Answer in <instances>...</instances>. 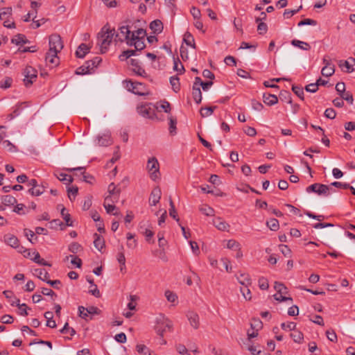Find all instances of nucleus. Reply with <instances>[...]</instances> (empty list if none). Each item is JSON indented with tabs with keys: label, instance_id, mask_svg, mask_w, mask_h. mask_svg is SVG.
<instances>
[{
	"label": "nucleus",
	"instance_id": "f257e3e1",
	"mask_svg": "<svg viewBox=\"0 0 355 355\" xmlns=\"http://www.w3.org/2000/svg\"><path fill=\"white\" fill-rule=\"evenodd\" d=\"M115 37V29L110 28L108 24L103 26L101 31L98 33L97 44L100 46L101 53H105L111 44L113 39Z\"/></svg>",
	"mask_w": 355,
	"mask_h": 355
},
{
	"label": "nucleus",
	"instance_id": "f03ea898",
	"mask_svg": "<svg viewBox=\"0 0 355 355\" xmlns=\"http://www.w3.org/2000/svg\"><path fill=\"white\" fill-rule=\"evenodd\" d=\"M173 326L172 321L163 314H159L155 318L154 329L157 335L162 338L165 332L173 331Z\"/></svg>",
	"mask_w": 355,
	"mask_h": 355
},
{
	"label": "nucleus",
	"instance_id": "7ed1b4c3",
	"mask_svg": "<svg viewBox=\"0 0 355 355\" xmlns=\"http://www.w3.org/2000/svg\"><path fill=\"white\" fill-rule=\"evenodd\" d=\"M115 42H124L132 46H133V32L130 31V26L125 22V24H122L117 32L115 31Z\"/></svg>",
	"mask_w": 355,
	"mask_h": 355
},
{
	"label": "nucleus",
	"instance_id": "20e7f679",
	"mask_svg": "<svg viewBox=\"0 0 355 355\" xmlns=\"http://www.w3.org/2000/svg\"><path fill=\"white\" fill-rule=\"evenodd\" d=\"M306 191L307 193L313 192L317 193L318 196H328L331 192H335V190L331 187V186L315 183L308 187Z\"/></svg>",
	"mask_w": 355,
	"mask_h": 355
},
{
	"label": "nucleus",
	"instance_id": "39448f33",
	"mask_svg": "<svg viewBox=\"0 0 355 355\" xmlns=\"http://www.w3.org/2000/svg\"><path fill=\"white\" fill-rule=\"evenodd\" d=\"M147 169L152 180L157 181L160 179L159 164L155 157H151L148 160Z\"/></svg>",
	"mask_w": 355,
	"mask_h": 355
},
{
	"label": "nucleus",
	"instance_id": "423d86ee",
	"mask_svg": "<svg viewBox=\"0 0 355 355\" xmlns=\"http://www.w3.org/2000/svg\"><path fill=\"white\" fill-rule=\"evenodd\" d=\"M49 51L57 55L63 48V43L61 37L58 34H53L49 37Z\"/></svg>",
	"mask_w": 355,
	"mask_h": 355
},
{
	"label": "nucleus",
	"instance_id": "0eeeda50",
	"mask_svg": "<svg viewBox=\"0 0 355 355\" xmlns=\"http://www.w3.org/2000/svg\"><path fill=\"white\" fill-rule=\"evenodd\" d=\"M146 31L143 28H138L135 31V52L141 51L146 47L145 39Z\"/></svg>",
	"mask_w": 355,
	"mask_h": 355
},
{
	"label": "nucleus",
	"instance_id": "6e6552de",
	"mask_svg": "<svg viewBox=\"0 0 355 355\" xmlns=\"http://www.w3.org/2000/svg\"><path fill=\"white\" fill-rule=\"evenodd\" d=\"M137 110L139 114L146 119H154L155 111L153 107V105L149 103H145L137 105Z\"/></svg>",
	"mask_w": 355,
	"mask_h": 355
},
{
	"label": "nucleus",
	"instance_id": "1a4fd4ad",
	"mask_svg": "<svg viewBox=\"0 0 355 355\" xmlns=\"http://www.w3.org/2000/svg\"><path fill=\"white\" fill-rule=\"evenodd\" d=\"M24 83L26 87H30L37 78V71L32 67L28 66L24 70Z\"/></svg>",
	"mask_w": 355,
	"mask_h": 355
},
{
	"label": "nucleus",
	"instance_id": "9d476101",
	"mask_svg": "<svg viewBox=\"0 0 355 355\" xmlns=\"http://www.w3.org/2000/svg\"><path fill=\"white\" fill-rule=\"evenodd\" d=\"M322 62L324 66L321 70L322 75L326 77L331 76L335 72V67L331 63V60L327 56H324L322 60Z\"/></svg>",
	"mask_w": 355,
	"mask_h": 355
},
{
	"label": "nucleus",
	"instance_id": "9b49d317",
	"mask_svg": "<svg viewBox=\"0 0 355 355\" xmlns=\"http://www.w3.org/2000/svg\"><path fill=\"white\" fill-rule=\"evenodd\" d=\"M162 191L159 187H155L151 191L150 198H149V203L150 206L156 205L161 198Z\"/></svg>",
	"mask_w": 355,
	"mask_h": 355
},
{
	"label": "nucleus",
	"instance_id": "f8f14e48",
	"mask_svg": "<svg viewBox=\"0 0 355 355\" xmlns=\"http://www.w3.org/2000/svg\"><path fill=\"white\" fill-rule=\"evenodd\" d=\"M149 94V90L143 83L135 80V95L138 96H146Z\"/></svg>",
	"mask_w": 355,
	"mask_h": 355
},
{
	"label": "nucleus",
	"instance_id": "ddd939ff",
	"mask_svg": "<svg viewBox=\"0 0 355 355\" xmlns=\"http://www.w3.org/2000/svg\"><path fill=\"white\" fill-rule=\"evenodd\" d=\"M355 64V58H349L348 60H339L338 66L343 69V67L346 68V72L351 73L354 71L353 66Z\"/></svg>",
	"mask_w": 355,
	"mask_h": 355
},
{
	"label": "nucleus",
	"instance_id": "4468645a",
	"mask_svg": "<svg viewBox=\"0 0 355 355\" xmlns=\"http://www.w3.org/2000/svg\"><path fill=\"white\" fill-rule=\"evenodd\" d=\"M187 318L189 321L191 327L196 329L199 328L200 319L198 315L196 313L189 311L187 313Z\"/></svg>",
	"mask_w": 355,
	"mask_h": 355
},
{
	"label": "nucleus",
	"instance_id": "2eb2a0df",
	"mask_svg": "<svg viewBox=\"0 0 355 355\" xmlns=\"http://www.w3.org/2000/svg\"><path fill=\"white\" fill-rule=\"evenodd\" d=\"M135 349L139 355H157L155 351L143 343H138Z\"/></svg>",
	"mask_w": 355,
	"mask_h": 355
},
{
	"label": "nucleus",
	"instance_id": "dca6fc26",
	"mask_svg": "<svg viewBox=\"0 0 355 355\" xmlns=\"http://www.w3.org/2000/svg\"><path fill=\"white\" fill-rule=\"evenodd\" d=\"M64 170L68 172L82 171L81 173L83 175V181H85L86 182L91 183L90 180L94 179V177L92 175L85 173V172L84 171L85 167H83V166H79V167H76V168H64Z\"/></svg>",
	"mask_w": 355,
	"mask_h": 355
},
{
	"label": "nucleus",
	"instance_id": "f3484780",
	"mask_svg": "<svg viewBox=\"0 0 355 355\" xmlns=\"http://www.w3.org/2000/svg\"><path fill=\"white\" fill-rule=\"evenodd\" d=\"M213 224L219 230L228 231L230 225L220 218H216L213 220Z\"/></svg>",
	"mask_w": 355,
	"mask_h": 355
},
{
	"label": "nucleus",
	"instance_id": "a211bd4d",
	"mask_svg": "<svg viewBox=\"0 0 355 355\" xmlns=\"http://www.w3.org/2000/svg\"><path fill=\"white\" fill-rule=\"evenodd\" d=\"M112 144L110 135L109 133L103 134L97 137V144L101 146H107Z\"/></svg>",
	"mask_w": 355,
	"mask_h": 355
},
{
	"label": "nucleus",
	"instance_id": "6ab92c4d",
	"mask_svg": "<svg viewBox=\"0 0 355 355\" xmlns=\"http://www.w3.org/2000/svg\"><path fill=\"white\" fill-rule=\"evenodd\" d=\"M90 48L87 46L86 44L82 43L78 47L76 51V55L77 58H83L87 53L89 52Z\"/></svg>",
	"mask_w": 355,
	"mask_h": 355
},
{
	"label": "nucleus",
	"instance_id": "aec40b11",
	"mask_svg": "<svg viewBox=\"0 0 355 355\" xmlns=\"http://www.w3.org/2000/svg\"><path fill=\"white\" fill-rule=\"evenodd\" d=\"M33 274L44 282H46L49 278V272L44 268H36Z\"/></svg>",
	"mask_w": 355,
	"mask_h": 355
},
{
	"label": "nucleus",
	"instance_id": "412c9836",
	"mask_svg": "<svg viewBox=\"0 0 355 355\" xmlns=\"http://www.w3.org/2000/svg\"><path fill=\"white\" fill-rule=\"evenodd\" d=\"M5 242L12 248H17L19 246L18 239L12 234H7L4 236Z\"/></svg>",
	"mask_w": 355,
	"mask_h": 355
},
{
	"label": "nucleus",
	"instance_id": "4be33fe9",
	"mask_svg": "<svg viewBox=\"0 0 355 355\" xmlns=\"http://www.w3.org/2000/svg\"><path fill=\"white\" fill-rule=\"evenodd\" d=\"M150 28L153 31L154 33H160L163 30V24L159 19L153 21L150 24Z\"/></svg>",
	"mask_w": 355,
	"mask_h": 355
},
{
	"label": "nucleus",
	"instance_id": "5701e85b",
	"mask_svg": "<svg viewBox=\"0 0 355 355\" xmlns=\"http://www.w3.org/2000/svg\"><path fill=\"white\" fill-rule=\"evenodd\" d=\"M263 102L268 105H273L278 102V98L275 94H263Z\"/></svg>",
	"mask_w": 355,
	"mask_h": 355
},
{
	"label": "nucleus",
	"instance_id": "b1692460",
	"mask_svg": "<svg viewBox=\"0 0 355 355\" xmlns=\"http://www.w3.org/2000/svg\"><path fill=\"white\" fill-rule=\"evenodd\" d=\"M94 245L96 248H97L99 251H101V250L105 246V241L102 236H101L97 233H95L94 234Z\"/></svg>",
	"mask_w": 355,
	"mask_h": 355
},
{
	"label": "nucleus",
	"instance_id": "393cba45",
	"mask_svg": "<svg viewBox=\"0 0 355 355\" xmlns=\"http://www.w3.org/2000/svg\"><path fill=\"white\" fill-rule=\"evenodd\" d=\"M111 198L110 196H107L105 198V201L103 203V206L107 211V214H112L114 215H117L118 213L115 212L113 213V211L116 209V207L114 205H111L110 203H108V200H110Z\"/></svg>",
	"mask_w": 355,
	"mask_h": 355
},
{
	"label": "nucleus",
	"instance_id": "a878e982",
	"mask_svg": "<svg viewBox=\"0 0 355 355\" xmlns=\"http://www.w3.org/2000/svg\"><path fill=\"white\" fill-rule=\"evenodd\" d=\"M11 305L12 306L16 305L17 306H18V308L20 310V312H19L20 315H28V312H27L28 307H27L26 304L24 303L20 304L19 300L18 298H15V301L11 302Z\"/></svg>",
	"mask_w": 355,
	"mask_h": 355
},
{
	"label": "nucleus",
	"instance_id": "bb28decb",
	"mask_svg": "<svg viewBox=\"0 0 355 355\" xmlns=\"http://www.w3.org/2000/svg\"><path fill=\"white\" fill-rule=\"evenodd\" d=\"M239 282L244 286L249 287L252 284V280L248 274H241L238 277Z\"/></svg>",
	"mask_w": 355,
	"mask_h": 355
},
{
	"label": "nucleus",
	"instance_id": "cd10ccee",
	"mask_svg": "<svg viewBox=\"0 0 355 355\" xmlns=\"http://www.w3.org/2000/svg\"><path fill=\"white\" fill-rule=\"evenodd\" d=\"M44 318L46 319V326L50 328H55L56 322L53 320V314L51 311H46L44 314Z\"/></svg>",
	"mask_w": 355,
	"mask_h": 355
},
{
	"label": "nucleus",
	"instance_id": "c85d7f7f",
	"mask_svg": "<svg viewBox=\"0 0 355 355\" xmlns=\"http://www.w3.org/2000/svg\"><path fill=\"white\" fill-rule=\"evenodd\" d=\"M291 44L305 51H308L311 49V46L309 43L298 40H293L291 41Z\"/></svg>",
	"mask_w": 355,
	"mask_h": 355
},
{
	"label": "nucleus",
	"instance_id": "c756f323",
	"mask_svg": "<svg viewBox=\"0 0 355 355\" xmlns=\"http://www.w3.org/2000/svg\"><path fill=\"white\" fill-rule=\"evenodd\" d=\"M58 58L57 55H54V53L49 51L46 53L45 56V61L48 64H51L53 65L56 66L58 64Z\"/></svg>",
	"mask_w": 355,
	"mask_h": 355
},
{
	"label": "nucleus",
	"instance_id": "7c9ffc66",
	"mask_svg": "<svg viewBox=\"0 0 355 355\" xmlns=\"http://www.w3.org/2000/svg\"><path fill=\"white\" fill-rule=\"evenodd\" d=\"M11 42L17 45L29 43L26 36L23 34H17L15 38L11 40Z\"/></svg>",
	"mask_w": 355,
	"mask_h": 355
},
{
	"label": "nucleus",
	"instance_id": "2f4dec72",
	"mask_svg": "<svg viewBox=\"0 0 355 355\" xmlns=\"http://www.w3.org/2000/svg\"><path fill=\"white\" fill-rule=\"evenodd\" d=\"M55 175L59 180L65 184H70L73 181V178L71 176H69L63 173H55Z\"/></svg>",
	"mask_w": 355,
	"mask_h": 355
},
{
	"label": "nucleus",
	"instance_id": "473e14b6",
	"mask_svg": "<svg viewBox=\"0 0 355 355\" xmlns=\"http://www.w3.org/2000/svg\"><path fill=\"white\" fill-rule=\"evenodd\" d=\"M293 332L291 334V337L293 338V341L297 343H300L304 338L303 334L297 330L296 328L292 331Z\"/></svg>",
	"mask_w": 355,
	"mask_h": 355
},
{
	"label": "nucleus",
	"instance_id": "72a5a7b5",
	"mask_svg": "<svg viewBox=\"0 0 355 355\" xmlns=\"http://www.w3.org/2000/svg\"><path fill=\"white\" fill-rule=\"evenodd\" d=\"M170 83L172 86V89L175 92H178L180 89V84L179 78L177 76H172L170 78Z\"/></svg>",
	"mask_w": 355,
	"mask_h": 355
},
{
	"label": "nucleus",
	"instance_id": "f704fd0d",
	"mask_svg": "<svg viewBox=\"0 0 355 355\" xmlns=\"http://www.w3.org/2000/svg\"><path fill=\"white\" fill-rule=\"evenodd\" d=\"M61 216L64 220L67 226H73V222L71 220L70 214L67 211L65 207L61 209Z\"/></svg>",
	"mask_w": 355,
	"mask_h": 355
},
{
	"label": "nucleus",
	"instance_id": "c9c22d12",
	"mask_svg": "<svg viewBox=\"0 0 355 355\" xmlns=\"http://www.w3.org/2000/svg\"><path fill=\"white\" fill-rule=\"evenodd\" d=\"M267 227L272 231H277L279 229V221L276 218H270L266 221Z\"/></svg>",
	"mask_w": 355,
	"mask_h": 355
},
{
	"label": "nucleus",
	"instance_id": "e433bc0d",
	"mask_svg": "<svg viewBox=\"0 0 355 355\" xmlns=\"http://www.w3.org/2000/svg\"><path fill=\"white\" fill-rule=\"evenodd\" d=\"M279 98L281 101H284L287 103H292L291 94L288 91H282L279 94Z\"/></svg>",
	"mask_w": 355,
	"mask_h": 355
},
{
	"label": "nucleus",
	"instance_id": "4c0bfd02",
	"mask_svg": "<svg viewBox=\"0 0 355 355\" xmlns=\"http://www.w3.org/2000/svg\"><path fill=\"white\" fill-rule=\"evenodd\" d=\"M192 95L195 102L199 104L202 101V92L200 88H192Z\"/></svg>",
	"mask_w": 355,
	"mask_h": 355
},
{
	"label": "nucleus",
	"instance_id": "58836bf2",
	"mask_svg": "<svg viewBox=\"0 0 355 355\" xmlns=\"http://www.w3.org/2000/svg\"><path fill=\"white\" fill-rule=\"evenodd\" d=\"M173 69L182 74L184 72V68L178 58H173Z\"/></svg>",
	"mask_w": 355,
	"mask_h": 355
},
{
	"label": "nucleus",
	"instance_id": "ea45409f",
	"mask_svg": "<svg viewBox=\"0 0 355 355\" xmlns=\"http://www.w3.org/2000/svg\"><path fill=\"white\" fill-rule=\"evenodd\" d=\"M2 202L7 206L13 205L14 204L17 203L16 198L10 195H6L3 196L2 198Z\"/></svg>",
	"mask_w": 355,
	"mask_h": 355
},
{
	"label": "nucleus",
	"instance_id": "a19ab883",
	"mask_svg": "<svg viewBox=\"0 0 355 355\" xmlns=\"http://www.w3.org/2000/svg\"><path fill=\"white\" fill-rule=\"evenodd\" d=\"M91 73L92 71H90V66L87 65L86 63H85L83 66L78 67L76 71V74L77 75H85Z\"/></svg>",
	"mask_w": 355,
	"mask_h": 355
},
{
	"label": "nucleus",
	"instance_id": "79ce46f5",
	"mask_svg": "<svg viewBox=\"0 0 355 355\" xmlns=\"http://www.w3.org/2000/svg\"><path fill=\"white\" fill-rule=\"evenodd\" d=\"M216 108V106L214 107H202L200 110V115L202 117H207L212 114L214 110Z\"/></svg>",
	"mask_w": 355,
	"mask_h": 355
},
{
	"label": "nucleus",
	"instance_id": "37998d69",
	"mask_svg": "<svg viewBox=\"0 0 355 355\" xmlns=\"http://www.w3.org/2000/svg\"><path fill=\"white\" fill-rule=\"evenodd\" d=\"M101 60H102L100 57H95L92 60H87L85 63L87 65L90 66V71H92L94 68L96 67L99 64Z\"/></svg>",
	"mask_w": 355,
	"mask_h": 355
},
{
	"label": "nucleus",
	"instance_id": "c03bdc74",
	"mask_svg": "<svg viewBox=\"0 0 355 355\" xmlns=\"http://www.w3.org/2000/svg\"><path fill=\"white\" fill-rule=\"evenodd\" d=\"M274 288L279 294H285L287 293V288L282 283L275 282Z\"/></svg>",
	"mask_w": 355,
	"mask_h": 355
},
{
	"label": "nucleus",
	"instance_id": "a18cd8bd",
	"mask_svg": "<svg viewBox=\"0 0 355 355\" xmlns=\"http://www.w3.org/2000/svg\"><path fill=\"white\" fill-rule=\"evenodd\" d=\"M200 211L207 216H213L214 214V210L213 208L208 205H203L200 207Z\"/></svg>",
	"mask_w": 355,
	"mask_h": 355
},
{
	"label": "nucleus",
	"instance_id": "49530a36",
	"mask_svg": "<svg viewBox=\"0 0 355 355\" xmlns=\"http://www.w3.org/2000/svg\"><path fill=\"white\" fill-rule=\"evenodd\" d=\"M169 204H170L169 215L173 218H174L176 221L178 222L180 220V218H178V215L176 214V210L175 209V205H174V203H173V200L171 199H170Z\"/></svg>",
	"mask_w": 355,
	"mask_h": 355
},
{
	"label": "nucleus",
	"instance_id": "de8ad7c7",
	"mask_svg": "<svg viewBox=\"0 0 355 355\" xmlns=\"http://www.w3.org/2000/svg\"><path fill=\"white\" fill-rule=\"evenodd\" d=\"M117 261L121 265L120 270L121 272H123V270L125 268V258L124 253L122 251L119 252L117 254Z\"/></svg>",
	"mask_w": 355,
	"mask_h": 355
},
{
	"label": "nucleus",
	"instance_id": "09e8293b",
	"mask_svg": "<svg viewBox=\"0 0 355 355\" xmlns=\"http://www.w3.org/2000/svg\"><path fill=\"white\" fill-rule=\"evenodd\" d=\"M68 249L71 252L76 254L82 250V246L76 242H73L69 245Z\"/></svg>",
	"mask_w": 355,
	"mask_h": 355
},
{
	"label": "nucleus",
	"instance_id": "8fccbe9b",
	"mask_svg": "<svg viewBox=\"0 0 355 355\" xmlns=\"http://www.w3.org/2000/svg\"><path fill=\"white\" fill-rule=\"evenodd\" d=\"M132 55H133V49H129L123 51V53L119 55V58L121 61L128 60Z\"/></svg>",
	"mask_w": 355,
	"mask_h": 355
},
{
	"label": "nucleus",
	"instance_id": "3c124183",
	"mask_svg": "<svg viewBox=\"0 0 355 355\" xmlns=\"http://www.w3.org/2000/svg\"><path fill=\"white\" fill-rule=\"evenodd\" d=\"M67 192L69 198L72 201L78 194V188L77 187H69Z\"/></svg>",
	"mask_w": 355,
	"mask_h": 355
},
{
	"label": "nucleus",
	"instance_id": "603ef678",
	"mask_svg": "<svg viewBox=\"0 0 355 355\" xmlns=\"http://www.w3.org/2000/svg\"><path fill=\"white\" fill-rule=\"evenodd\" d=\"M44 187H40V186H39L38 187L31 188L28 190V192L32 196H40L41 194H42L44 193Z\"/></svg>",
	"mask_w": 355,
	"mask_h": 355
},
{
	"label": "nucleus",
	"instance_id": "864d4df0",
	"mask_svg": "<svg viewBox=\"0 0 355 355\" xmlns=\"http://www.w3.org/2000/svg\"><path fill=\"white\" fill-rule=\"evenodd\" d=\"M169 132L171 135H175L176 133V123L177 121L173 116H170L169 118Z\"/></svg>",
	"mask_w": 355,
	"mask_h": 355
},
{
	"label": "nucleus",
	"instance_id": "5fc2aeb1",
	"mask_svg": "<svg viewBox=\"0 0 355 355\" xmlns=\"http://www.w3.org/2000/svg\"><path fill=\"white\" fill-rule=\"evenodd\" d=\"M142 234L145 236L146 241L148 243H150L151 241L152 243H154L155 240L153 239L154 232L151 230V227L150 229H145V232H144Z\"/></svg>",
	"mask_w": 355,
	"mask_h": 355
},
{
	"label": "nucleus",
	"instance_id": "6e6d98bb",
	"mask_svg": "<svg viewBox=\"0 0 355 355\" xmlns=\"http://www.w3.org/2000/svg\"><path fill=\"white\" fill-rule=\"evenodd\" d=\"M12 9L11 7H6L0 9V19H3L6 16L12 15Z\"/></svg>",
	"mask_w": 355,
	"mask_h": 355
},
{
	"label": "nucleus",
	"instance_id": "4d7b16f0",
	"mask_svg": "<svg viewBox=\"0 0 355 355\" xmlns=\"http://www.w3.org/2000/svg\"><path fill=\"white\" fill-rule=\"evenodd\" d=\"M292 91L302 100H304L303 88L299 86L293 85Z\"/></svg>",
	"mask_w": 355,
	"mask_h": 355
},
{
	"label": "nucleus",
	"instance_id": "13d9d810",
	"mask_svg": "<svg viewBox=\"0 0 355 355\" xmlns=\"http://www.w3.org/2000/svg\"><path fill=\"white\" fill-rule=\"evenodd\" d=\"M109 196H112L114 200H116L117 196H116L119 193V190H116V186L114 183H111L108 187Z\"/></svg>",
	"mask_w": 355,
	"mask_h": 355
},
{
	"label": "nucleus",
	"instance_id": "bf43d9fd",
	"mask_svg": "<svg viewBox=\"0 0 355 355\" xmlns=\"http://www.w3.org/2000/svg\"><path fill=\"white\" fill-rule=\"evenodd\" d=\"M12 83V79L10 77H6L4 80L0 81V87L2 89L9 88Z\"/></svg>",
	"mask_w": 355,
	"mask_h": 355
},
{
	"label": "nucleus",
	"instance_id": "052dcab7",
	"mask_svg": "<svg viewBox=\"0 0 355 355\" xmlns=\"http://www.w3.org/2000/svg\"><path fill=\"white\" fill-rule=\"evenodd\" d=\"M240 291L246 300H250L252 299V295L249 287H241Z\"/></svg>",
	"mask_w": 355,
	"mask_h": 355
},
{
	"label": "nucleus",
	"instance_id": "680f3d73",
	"mask_svg": "<svg viewBox=\"0 0 355 355\" xmlns=\"http://www.w3.org/2000/svg\"><path fill=\"white\" fill-rule=\"evenodd\" d=\"M279 250L286 257H291V249L286 245H279Z\"/></svg>",
	"mask_w": 355,
	"mask_h": 355
},
{
	"label": "nucleus",
	"instance_id": "e2e57ef3",
	"mask_svg": "<svg viewBox=\"0 0 355 355\" xmlns=\"http://www.w3.org/2000/svg\"><path fill=\"white\" fill-rule=\"evenodd\" d=\"M281 327L282 329H284L285 331H287V330L293 331V330H294V329L296 328V323L292 322H288V323L283 322L281 324Z\"/></svg>",
	"mask_w": 355,
	"mask_h": 355
},
{
	"label": "nucleus",
	"instance_id": "0e129e2a",
	"mask_svg": "<svg viewBox=\"0 0 355 355\" xmlns=\"http://www.w3.org/2000/svg\"><path fill=\"white\" fill-rule=\"evenodd\" d=\"M123 86L128 92H133V81L131 79H126L123 81Z\"/></svg>",
	"mask_w": 355,
	"mask_h": 355
},
{
	"label": "nucleus",
	"instance_id": "69168bd1",
	"mask_svg": "<svg viewBox=\"0 0 355 355\" xmlns=\"http://www.w3.org/2000/svg\"><path fill=\"white\" fill-rule=\"evenodd\" d=\"M151 227L148 220L142 221L139 225V232L142 234L145 232V229H150Z\"/></svg>",
	"mask_w": 355,
	"mask_h": 355
},
{
	"label": "nucleus",
	"instance_id": "338daca9",
	"mask_svg": "<svg viewBox=\"0 0 355 355\" xmlns=\"http://www.w3.org/2000/svg\"><path fill=\"white\" fill-rule=\"evenodd\" d=\"M324 114L325 117L330 119H335V117L336 116V111L333 108L326 109Z\"/></svg>",
	"mask_w": 355,
	"mask_h": 355
},
{
	"label": "nucleus",
	"instance_id": "774afa93",
	"mask_svg": "<svg viewBox=\"0 0 355 355\" xmlns=\"http://www.w3.org/2000/svg\"><path fill=\"white\" fill-rule=\"evenodd\" d=\"M240 244L237 241L233 239H230L227 241V248L229 249L236 250L239 249Z\"/></svg>",
	"mask_w": 355,
	"mask_h": 355
}]
</instances>
